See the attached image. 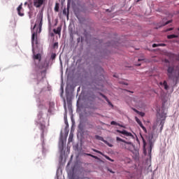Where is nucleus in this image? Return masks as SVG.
I'll return each instance as SVG.
<instances>
[{
	"label": "nucleus",
	"instance_id": "1",
	"mask_svg": "<svg viewBox=\"0 0 179 179\" xmlns=\"http://www.w3.org/2000/svg\"><path fill=\"white\" fill-rule=\"evenodd\" d=\"M43 27V15H40L39 17H37L36 24L34 26V28L31 31V44L34 45V44H37V34L41 33V28Z\"/></svg>",
	"mask_w": 179,
	"mask_h": 179
},
{
	"label": "nucleus",
	"instance_id": "2",
	"mask_svg": "<svg viewBox=\"0 0 179 179\" xmlns=\"http://www.w3.org/2000/svg\"><path fill=\"white\" fill-rule=\"evenodd\" d=\"M140 136L143 143V148H146V141H148L150 145V150H152V146H153V134H149L148 136H143L141 134H140Z\"/></svg>",
	"mask_w": 179,
	"mask_h": 179
},
{
	"label": "nucleus",
	"instance_id": "3",
	"mask_svg": "<svg viewBox=\"0 0 179 179\" xmlns=\"http://www.w3.org/2000/svg\"><path fill=\"white\" fill-rule=\"evenodd\" d=\"M116 141L117 142H122L120 145L122 149H126L127 150H130V151L134 149V144L131 142H127L124 139L120 137H116Z\"/></svg>",
	"mask_w": 179,
	"mask_h": 179
},
{
	"label": "nucleus",
	"instance_id": "4",
	"mask_svg": "<svg viewBox=\"0 0 179 179\" xmlns=\"http://www.w3.org/2000/svg\"><path fill=\"white\" fill-rule=\"evenodd\" d=\"M167 72H168V73H167L168 78L169 79H172L173 78V73L174 72V66H169L168 67Z\"/></svg>",
	"mask_w": 179,
	"mask_h": 179
},
{
	"label": "nucleus",
	"instance_id": "5",
	"mask_svg": "<svg viewBox=\"0 0 179 179\" xmlns=\"http://www.w3.org/2000/svg\"><path fill=\"white\" fill-rule=\"evenodd\" d=\"M96 139H97L98 141H101L102 142H104L106 143V145H107L108 146H109L110 148H113V145L110 144V143H108V141L104 140V138L100 136L96 135L95 136Z\"/></svg>",
	"mask_w": 179,
	"mask_h": 179
},
{
	"label": "nucleus",
	"instance_id": "6",
	"mask_svg": "<svg viewBox=\"0 0 179 179\" xmlns=\"http://www.w3.org/2000/svg\"><path fill=\"white\" fill-rule=\"evenodd\" d=\"M135 120L137 122V124H138V125L141 127V128H142L143 131H144V132H145V134H148V130H146V127H145V126H143V124H142V122H141V120H139V118L138 117H135Z\"/></svg>",
	"mask_w": 179,
	"mask_h": 179
},
{
	"label": "nucleus",
	"instance_id": "7",
	"mask_svg": "<svg viewBox=\"0 0 179 179\" xmlns=\"http://www.w3.org/2000/svg\"><path fill=\"white\" fill-rule=\"evenodd\" d=\"M44 3V0H34V5L36 8H40Z\"/></svg>",
	"mask_w": 179,
	"mask_h": 179
},
{
	"label": "nucleus",
	"instance_id": "8",
	"mask_svg": "<svg viewBox=\"0 0 179 179\" xmlns=\"http://www.w3.org/2000/svg\"><path fill=\"white\" fill-rule=\"evenodd\" d=\"M163 87L164 86V88L165 90H169V85L167 84V81L164 80V82H159V87Z\"/></svg>",
	"mask_w": 179,
	"mask_h": 179
},
{
	"label": "nucleus",
	"instance_id": "9",
	"mask_svg": "<svg viewBox=\"0 0 179 179\" xmlns=\"http://www.w3.org/2000/svg\"><path fill=\"white\" fill-rule=\"evenodd\" d=\"M23 3H21L17 8V13L19 16H24V13H22V10L23 9Z\"/></svg>",
	"mask_w": 179,
	"mask_h": 179
},
{
	"label": "nucleus",
	"instance_id": "10",
	"mask_svg": "<svg viewBox=\"0 0 179 179\" xmlns=\"http://www.w3.org/2000/svg\"><path fill=\"white\" fill-rule=\"evenodd\" d=\"M117 132H119V134H122V135H125L126 136H134L131 133L127 131V130H117Z\"/></svg>",
	"mask_w": 179,
	"mask_h": 179
},
{
	"label": "nucleus",
	"instance_id": "11",
	"mask_svg": "<svg viewBox=\"0 0 179 179\" xmlns=\"http://www.w3.org/2000/svg\"><path fill=\"white\" fill-rule=\"evenodd\" d=\"M62 28L61 27H58L57 29H54L53 31L55 34H59V36H61V30Z\"/></svg>",
	"mask_w": 179,
	"mask_h": 179
},
{
	"label": "nucleus",
	"instance_id": "12",
	"mask_svg": "<svg viewBox=\"0 0 179 179\" xmlns=\"http://www.w3.org/2000/svg\"><path fill=\"white\" fill-rule=\"evenodd\" d=\"M100 96H101L103 99H105V100L108 103L109 106H112L111 102L110 101V100H108V98H107V96H106V95L103 94L101 92H99Z\"/></svg>",
	"mask_w": 179,
	"mask_h": 179
},
{
	"label": "nucleus",
	"instance_id": "13",
	"mask_svg": "<svg viewBox=\"0 0 179 179\" xmlns=\"http://www.w3.org/2000/svg\"><path fill=\"white\" fill-rule=\"evenodd\" d=\"M34 59H38V62H40L41 61V54L35 55L34 57Z\"/></svg>",
	"mask_w": 179,
	"mask_h": 179
},
{
	"label": "nucleus",
	"instance_id": "14",
	"mask_svg": "<svg viewBox=\"0 0 179 179\" xmlns=\"http://www.w3.org/2000/svg\"><path fill=\"white\" fill-rule=\"evenodd\" d=\"M134 111H135V113H136L137 114H138V115H141V117H145V113L143 112H141L136 109H134Z\"/></svg>",
	"mask_w": 179,
	"mask_h": 179
},
{
	"label": "nucleus",
	"instance_id": "15",
	"mask_svg": "<svg viewBox=\"0 0 179 179\" xmlns=\"http://www.w3.org/2000/svg\"><path fill=\"white\" fill-rule=\"evenodd\" d=\"M85 156H90V157H93V159H96V160H99V157L97 156H94L92 154L85 153Z\"/></svg>",
	"mask_w": 179,
	"mask_h": 179
},
{
	"label": "nucleus",
	"instance_id": "16",
	"mask_svg": "<svg viewBox=\"0 0 179 179\" xmlns=\"http://www.w3.org/2000/svg\"><path fill=\"white\" fill-rule=\"evenodd\" d=\"M55 11L59 12V3H55Z\"/></svg>",
	"mask_w": 179,
	"mask_h": 179
},
{
	"label": "nucleus",
	"instance_id": "17",
	"mask_svg": "<svg viewBox=\"0 0 179 179\" xmlns=\"http://www.w3.org/2000/svg\"><path fill=\"white\" fill-rule=\"evenodd\" d=\"M177 37H178V36H177V35H174V34H172V35H168V36H167V38H169V39H171V38H177Z\"/></svg>",
	"mask_w": 179,
	"mask_h": 179
},
{
	"label": "nucleus",
	"instance_id": "18",
	"mask_svg": "<svg viewBox=\"0 0 179 179\" xmlns=\"http://www.w3.org/2000/svg\"><path fill=\"white\" fill-rule=\"evenodd\" d=\"M92 150H93V152H95V153H99V155H101L102 156H103V152H101V151H99L94 148H92Z\"/></svg>",
	"mask_w": 179,
	"mask_h": 179
},
{
	"label": "nucleus",
	"instance_id": "19",
	"mask_svg": "<svg viewBox=\"0 0 179 179\" xmlns=\"http://www.w3.org/2000/svg\"><path fill=\"white\" fill-rule=\"evenodd\" d=\"M103 156L107 159V160H109V162H114V159H112L111 158H110V157L107 155H103Z\"/></svg>",
	"mask_w": 179,
	"mask_h": 179
},
{
	"label": "nucleus",
	"instance_id": "20",
	"mask_svg": "<svg viewBox=\"0 0 179 179\" xmlns=\"http://www.w3.org/2000/svg\"><path fill=\"white\" fill-rule=\"evenodd\" d=\"M80 41L81 43H83V38L82 36L80 38H78L77 39L78 43H80Z\"/></svg>",
	"mask_w": 179,
	"mask_h": 179
},
{
	"label": "nucleus",
	"instance_id": "21",
	"mask_svg": "<svg viewBox=\"0 0 179 179\" xmlns=\"http://www.w3.org/2000/svg\"><path fill=\"white\" fill-rule=\"evenodd\" d=\"M57 57V55L55 54V53H52V55H51V57H50V58H51V59H55V57Z\"/></svg>",
	"mask_w": 179,
	"mask_h": 179
},
{
	"label": "nucleus",
	"instance_id": "22",
	"mask_svg": "<svg viewBox=\"0 0 179 179\" xmlns=\"http://www.w3.org/2000/svg\"><path fill=\"white\" fill-rule=\"evenodd\" d=\"M53 48H58V43H57V42H55V43L53 44Z\"/></svg>",
	"mask_w": 179,
	"mask_h": 179
},
{
	"label": "nucleus",
	"instance_id": "23",
	"mask_svg": "<svg viewBox=\"0 0 179 179\" xmlns=\"http://www.w3.org/2000/svg\"><path fill=\"white\" fill-rule=\"evenodd\" d=\"M171 22H173V20H169V21H167L165 24H164L162 26H166V25H167V24L171 23Z\"/></svg>",
	"mask_w": 179,
	"mask_h": 179
},
{
	"label": "nucleus",
	"instance_id": "24",
	"mask_svg": "<svg viewBox=\"0 0 179 179\" xmlns=\"http://www.w3.org/2000/svg\"><path fill=\"white\" fill-rule=\"evenodd\" d=\"M166 43H159V47H166Z\"/></svg>",
	"mask_w": 179,
	"mask_h": 179
},
{
	"label": "nucleus",
	"instance_id": "25",
	"mask_svg": "<svg viewBox=\"0 0 179 179\" xmlns=\"http://www.w3.org/2000/svg\"><path fill=\"white\" fill-rule=\"evenodd\" d=\"M156 47H159V43H154V44L152 45V48H156Z\"/></svg>",
	"mask_w": 179,
	"mask_h": 179
},
{
	"label": "nucleus",
	"instance_id": "26",
	"mask_svg": "<svg viewBox=\"0 0 179 179\" xmlns=\"http://www.w3.org/2000/svg\"><path fill=\"white\" fill-rule=\"evenodd\" d=\"M110 124H111V125H117V122H115V121H112V122H110Z\"/></svg>",
	"mask_w": 179,
	"mask_h": 179
},
{
	"label": "nucleus",
	"instance_id": "27",
	"mask_svg": "<svg viewBox=\"0 0 179 179\" xmlns=\"http://www.w3.org/2000/svg\"><path fill=\"white\" fill-rule=\"evenodd\" d=\"M32 16H33V13L29 12V19H31Z\"/></svg>",
	"mask_w": 179,
	"mask_h": 179
},
{
	"label": "nucleus",
	"instance_id": "28",
	"mask_svg": "<svg viewBox=\"0 0 179 179\" xmlns=\"http://www.w3.org/2000/svg\"><path fill=\"white\" fill-rule=\"evenodd\" d=\"M64 146H65V143H64V140H62V149H64Z\"/></svg>",
	"mask_w": 179,
	"mask_h": 179
},
{
	"label": "nucleus",
	"instance_id": "29",
	"mask_svg": "<svg viewBox=\"0 0 179 179\" xmlns=\"http://www.w3.org/2000/svg\"><path fill=\"white\" fill-rule=\"evenodd\" d=\"M160 126L164 127V120L161 121Z\"/></svg>",
	"mask_w": 179,
	"mask_h": 179
},
{
	"label": "nucleus",
	"instance_id": "30",
	"mask_svg": "<svg viewBox=\"0 0 179 179\" xmlns=\"http://www.w3.org/2000/svg\"><path fill=\"white\" fill-rule=\"evenodd\" d=\"M69 142H72V137L71 136H69Z\"/></svg>",
	"mask_w": 179,
	"mask_h": 179
},
{
	"label": "nucleus",
	"instance_id": "31",
	"mask_svg": "<svg viewBox=\"0 0 179 179\" xmlns=\"http://www.w3.org/2000/svg\"><path fill=\"white\" fill-rule=\"evenodd\" d=\"M173 30V28H169L166 30V31H171Z\"/></svg>",
	"mask_w": 179,
	"mask_h": 179
},
{
	"label": "nucleus",
	"instance_id": "32",
	"mask_svg": "<svg viewBox=\"0 0 179 179\" xmlns=\"http://www.w3.org/2000/svg\"><path fill=\"white\" fill-rule=\"evenodd\" d=\"M163 127H164V126H161V127H160V128H159L160 132H162V131H163Z\"/></svg>",
	"mask_w": 179,
	"mask_h": 179
},
{
	"label": "nucleus",
	"instance_id": "33",
	"mask_svg": "<svg viewBox=\"0 0 179 179\" xmlns=\"http://www.w3.org/2000/svg\"><path fill=\"white\" fill-rule=\"evenodd\" d=\"M145 59H138V61H144Z\"/></svg>",
	"mask_w": 179,
	"mask_h": 179
},
{
	"label": "nucleus",
	"instance_id": "34",
	"mask_svg": "<svg viewBox=\"0 0 179 179\" xmlns=\"http://www.w3.org/2000/svg\"><path fill=\"white\" fill-rule=\"evenodd\" d=\"M43 115V113H39L38 117H41Z\"/></svg>",
	"mask_w": 179,
	"mask_h": 179
},
{
	"label": "nucleus",
	"instance_id": "35",
	"mask_svg": "<svg viewBox=\"0 0 179 179\" xmlns=\"http://www.w3.org/2000/svg\"><path fill=\"white\" fill-rule=\"evenodd\" d=\"M80 179H89V178H80Z\"/></svg>",
	"mask_w": 179,
	"mask_h": 179
},
{
	"label": "nucleus",
	"instance_id": "36",
	"mask_svg": "<svg viewBox=\"0 0 179 179\" xmlns=\"http://www.w3.org/2000/svg\"><path fill=\"white\" fill-rule=\"evenodd\" d=\"M100 71H101V72H103V69H100Z\"/></svg>",
	"mask_w": 179,
	"mask_h": 179
},
{
	"label": "nucleus",
	"instance_id": "37",
	"mask_svg": "<svg viewBox=\"0 0 179 179\" xmlns=\"http://www.w3.org/2000/svg\"><path fill=\"white\" fill-rule=\"evenodd\" d=\"M127 92H129V93H134V92H131V91H127Z\"/></svg>",
	"mask_w": 179,
	"mask_h": 179
},
{
	"label": "nucleus",
	"instance_id": "38",
	"mask_svg": "<svg viewBox=\"0 0 179 179\" xmlns=\"http://www.w3.org/2000/svg\"><path fill=\"white\" fill-rule=\"evenodd\" d=\"M140 1H142V0H137V2H140Z\"/></svg>",
	"mask_w": 179,
	"mask_h": 179
},
{
	"label": "nucleus",
	"instance_id": "39",
	"mask_svg": "<svg viewBox=\"0 0 179 179\" xmlns=\"http://www.w3.org/2000/svg\"><path fill=\"white\" fill-rule=\"evenodd\" d=\"M51 36H52V37L54 36V34H52Z\"/></svg>",
	"mask_w": 179,
	"mask_h": 179
},
{
	"label": "nucleus",
	"instance_id": "40",
	"mask_svg": "<svg viewBox=\"0 0 179 179\" xmlns=\"http://www.w3.org/2000/svg\"><path fill=\"white\" fill-rule=\"evenodd\" d=\"M138 66H141V64H137Z\"/></svg>",
	"mask_w": 179,
	"mask_h": 179
},
{
	"label": "nucleus",
	"instance_id": "41",
	"mask_svg": "<svg viewBox=\"0 0 179 179\" xmlns=\"http://www.w3.org/2000/svg\"><path fill=\"white\" fill-rule=\"evenodd\" d=\"M115 78H117V76H115V75L113 76Z\"/></svg>",
	"mask_w": 179,
	"mask_h": 179
},
{
	"label": "nucleus",
	"instance_id": "42",
	"mask_svg": "<svg viewBox=\"0 0 179 179\" xmlns=\"http://www.w3.org/2000/svg\"><path fill=\"white\" fill-rule=\"evenodd\" d=\"M124 85H128V84H127V83H124Z\"/></svg>",
	"mask_w": 179,
	"mask_h": 179
},
{
	"label": "nucleus",
	"instance_id": "43",
	"mask_svg": "<svg viewBox=\"0 0 179 179\" xmlns=\"http://www.w3.org/2000/svg\"><path fill=\"white\" fill-rule=\"evenodd\" d=\"M110 171V173H114V172H113L112 171Z\"/></svg>",
	"mask_w": 179,
	"mask_h": 179
},
{
	"label": "nucleus",
	"instance_id": "44",
	"mask_svg": "<svg viewBox=\"0 0 179 179\" xmlns=\"http://www.w3.org/2000/svg\"><path fill=\"white\" fill-rule=\"evenodd\" d=\"M63 12H64V13H65V10H64Z\"/></svg>",
	"mask_w": 179,
	"mask_h": 179
},
{
	"label": "nucleus",
	"instance_id": "45",
	"mask_svg": "<svg viewBox=\"0 0 179 179\" xmlns=\"http://www.w3.org/2000/svg\"><path fill=\"white\" fill-rule=\"evenodd\" d=\"M178 30H179V28H178Z\"/></svg>",
	"mask_w": 179,
	"mask_h": 179
}]
</instances>
